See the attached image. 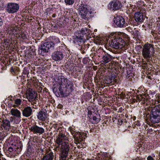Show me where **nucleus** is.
Segmentation results:
<instances>
[{"label":"nucleus","mask_w":160,"mask_h":160,"mask_svg":"<svg viewBox=\"0 0 160 160\" xmlns=\"http://www.w3.org/2000/svg\"><path fill=\"white\" fill-rule=\"evenodd\" d=\"M56 84L59 86V90L60 93L67 94L72 92L74 90L72 82L63 76H58L55 79Z\"/></svg>","instance_id":"1"},{"label":"nucleus","mask_w":160,"mask_h":160,"mask_svg":"<svg viewBox=\"0 0 160 160\" xmlns=\"http://www.w3.org/2000/svg\"><path fill=\"white\" fill-rule=\"evenodd\" d=\"M66 138L65 133L60 132L56 140V143L58 145H62L61 150L60 154V160H66L69 150V146L66 143H63Z\"/></svg>","instance_id":"2"},{"label":"nucleus","mask_w":160,"mask_h":160,"mask_svg":"<svg viewBox=\"0 0 160 160\" xmlns=\"http://www.w3.org/2000/svg\"><path fill=\"white\" fill-rule=\"evenodd\" d=\"M158 102L160 103V98L158 99ZM150 120L152 123L160 122V104L155 106L152 109Z\"/></svg>","instance_id":"3"},{"label":"nucleus","mask_w":160,"mask_h":160,"mask_svg":"<svg viewBox=\"0 0 160 160\" xmlns=\"http://www.w3.org/2000/svg\"><path fill=\"white\" fill-rule=\"evenodd\" d=\"M154 51L153 46L147 43L144 45L142 51V55L147 62H149L152 59L151 55Z\"/></svg>","instance_id":"4"},{"label":"nucleus","mask_w":160,"mask_h":160,"mask_svg":"<svg viewBox=\"0 0 160 160\" xmlns=\"http://www.w3.org/2000/svg\"><path fill=\"white\" fill-rule=\"evenodd\" d=\"M88 6L83 3L81 4L79 8V14L82 18L86 19L89 18L90 15L92 13V11H89Z\"/></svg>","instance_id":"5"},{"label":"nucleus","mask_w":160,"mask_h":160,"mask_svg":"<svg viewBox=\"0 0 160 160\" xmlns=\"http://www.w3.org/2000/svg\"><path fill=\"white\" fill-rule=\"evenodd\" d=\"M7 31L9 34L15 35L20 34V32L19 29L14 24L9 25L8 26Z\"/></svg>","instance_id":"6"},{"label":"nucleus","mask_w":160,"mask_h":160,"mask_svg":"<svg viewBox=\"0 0 160 160\" xmlns=\"http://www.w3.org/2000/svg\"><path fill=\"white\" fill-rule=\"evenodd\" d=\"M19 8V6L16 3H10L8 4L6 10L9 13H13L16 12Z\"/></svg>","instance_id":"7"},{"label":"nucleus","mask_w":160,"mask_h":160,"mask_svg":"<svg viewBox=\"0 0 160 160\" xmlns=\"http://www.w3.org/2000/svg\"><path fill=\"white\" fill-rule=\"evenodd\" d=\"M122 7L121 3L118 1L110 2L108 6V9L116 11L120 9Z\"/></svg>","instance_id":"8"},{"label":"nucleus","mask_w":160,"mask_h":160,"mask_svg":"<svg viewBox=\"0 0 160 160\" xmlns=\"http://www.w3.org/2000/svg\"><path fill=\"white\" fill-rule=\"evenodd\" d=\"M114 22L117 26L120 28L124 27L125 23V19L121 16L115 17L114 19Z\"/></svg>","instance_id":"9"},{"label":"nucleus","mask_w":160,"mask_h":160,"mask_svg":"<svg viewBox=\"0 0 160 160\" xmlns=\"http://www.w3.org/2000/svg\"><path fill=\"white\" fill-rule=\"evenodd\" d=\"M31 132L34 134H42L45 131L44 128L38 125H34L31 127L30 128Z\"/></svg>","instance_id":"10"},{"label":"nucleus","mask_w":160,"mask_h":160,"mask_svg":"<svg viewBox=\"0 0 160 160\" xmlns=\"http://www.w3.org/2000/svg\"><path fill=\"white\" fill-rule=\"evenodd\" d=\"M64 58L63 53L60 51H57L53 52L52 55V58L53 60L55 61H60Z\"/></svg>","instance_id":"11"},{"label":"nucleus","mask_w":160,"mask_h":160,"mask_svg":"<svg viewBox=\"0 0 160 160\" xmlns=\"http://www.w3.org/2000/svg\"><path fill=\"white\" fill-rule=\"evenodd\" d=\"M84 133L82 134L80 132L77 133V134L74 136L75 143L77 144H80L85 139L84 137Z\"/></svg>","instance_id":"12"},{"label":"nucleus","mask_w":160,"mask_h":160,"mask_svg":"<svg viewBox=\"0 0 160 160\" xmlns=\"http://www.w3.org/2000/svg\"><path fill=\"white\" fill-rule=\"evenodd\" d=\"M23 116L26 117H28L32 114V109L30 106H27L22 110Z\"/></svg>","instance_id":"13"},{"label":"nucleus","mask_w":160,"mask_h":160,"mask_svg":"<svg viewBox=\"0 0 160 160\" xmlns=\"http://www.w3.org/2000/svg\"><path fill=\"white\" fill-rule=\"evenodd\" d=\"M133 18L137 22H142L144 20L143 14L139 12H137L134 14Z\"/></svg>","instance_id":"14"},{"label":"nucleus","mask_w":160,"mask_h":160,"mask_svg":"<svg viewBox=\"0 0 160 160\" xmlns=\"http://www.w3.org/2000/svg\"><path fill=\"white\" fill-rule=\"evenodd\" d=\"M109 44L111 47L116 49L120 48L116 37L112 38L111 41L109 42Z\"/></svg>","instance_id":"15"},{"label":"nucleus","mask_w":160,"mask_h":160,"mask_svg":"<svg viewBox=\"0 0 160 160\" xmlns=\"http://www.w3.org/2000/svg\"><path fill=\"white\" fill-rule=\"evenodd\" d=\"M47 112L40 110L38 113L37 118L40 120L45 121L47 117Z\"/></svg>","instance_id":"16"},{"label":"nucleus","mask_w":160,"mask_h":160,"mask_svg":"<svg viewBox=\"0 0 160 160\" xmlns=\"http://www.w3.org/2000/svg\"><path fill=\"white\" fill-rule=\"evenodd\" d=\"M110 157L108 156L107 153H104L102 154H99L95 158V159L91 160H111Z\"/></svg>","instance_id":"17"},{"label":"nucleus","mask_w":160,"mask_h":160,"mask_svg":"<svg viewBox=\"0 0 160 160\" xmlns=\"http://www.w3.org/2000/svg\"><path fill=\"white\" fill-rule=\"evenodd\" d=\"M11 114L15 117L20 118L21 117V112L17 109L12 108L10 111Z\"/></svg>","instance_id":"18"},{"label":"nucleus","mask_w":160,"mask_h":160,"mask_svg":"<svg viewBox=\"0 0 160 160\" xmlns=\"http://www.w3.org/2000/svg\"><path fill=\"white\" fill-rule=\"evenodd\" d=\"M86 38L84 35H82L81 34L76 33L75 37V40L76 42L83 43L86 41Z\"/></svg>","instance_id":"19"},{"label":"nucleus","mask_w":160,"mask_h":160,"mask_svg":"<svg viewBox=\"0 0 160 160\" xmlns=\"http://www.w3.org/2000/svg\"><path fill=\"white\" fill-rule=\"evenodd\" d=\"M111 59L112 58L108 54H105L102 58V62H103L102 63H107L110 61Z\"/></svg>","instance_id":"20"},{"label":"nucleus","mask_w":160,"mask_h":160,"mask_svg":"<svg viewBox=\"0 0 160 160\" xmlns=\"http://www.w3.org/2000/svg\"><path fill=\"white\" fill-rule=\"evenodd\" d=\"M117 39L120 48H122L123 47L126 48V46H128L127 43H126L125 41L122 38L117 37Z\"/></svg>","instance_id":"21"},{"label":"nucleus","mask_w":160,"mask_h":160,"mask_svg":"<svg viewBox=\"0 0 160 160\" xmlns=\"http://www.w3.org/2000/svg\"><path fill=\"white\" fill-rule=\"evenodd\" d=\"M53 155L52 152H50L46 156H44L42 160H52Z\"/></svg>","instance_id":"22"},{"label":"nucleus","mask_w":160,"mask_h":160,"mask_svg":"<svg viewBox=\"0 0 160 160\" xmlns=\"http://www.w3.org/2000/svg\"><path fill=\"white\" fill-rule=\"evenodd\" d=\"M3 126L5 128H9L10 127V122L9 120L7 119H4L2 121Z\"/></svg>","instance_id":"23"},{"label":"nucleus","mask_w":160,"mask_h":160,"mask_svg":"<svg viewBox=\"0 0 160 160\" xmlns=\"http://www.w3.org/2000/svg\"><path fill=\"white\" fill-rule=\"evenodd\" d=\"M47 44L46 42L43 43V44L41 45L40 47L39 48L42 50V52H43V53L48 52V48L46 46Z\"/></svg>","instance_id":"24"},{"label":"nucleus","mask_w":160,"mask_h":160,"mask_svg":"<svg viewBox=\"0 0 160 160\" xmlns=\"http://www.w3.org/2000/svg\"><path fill=\"white\" fill-rule=\"evenodd\" d=\"M22 100L20 99H16L14 100L15 104L12 105V107L15 108H18L22 102Z\"/></svg>","instance_id":"25"},{"label":"nucleus","mask_w":160,"mask_h":160,"mask_svg":"<svg viewBox=\"0 0 160 160\" xmlns=\"http://www.w3.org/2000/svg\"><path fill=\"white\" fill-rule=\"evenodd\" d=\"M47 44L46 46L47 47L48 50L49 49H53L54 46V43H53L52 42H46Z\"/></svg>","instance_id":"26"},{"label":"nucleus","mask_w":160,"mask_h":160,"mask_svg":"<svg viewBox=\"0 0 160 160\" xmlns=\"http://www.w3.org/2000/svg\"><path fill=\"white\" fill-rule=\"evenodd\" d=\"M28 98L30 99V100H32L34 99L35 97V95L31 92H29L27 95Z\"/></svg>","instance_id":"27"},{"label":"nucleus","mask_w":160,"mask_h":160,"mask_svg":"<svg viewBox=\"0 0 160 160\" xmlns=\"http://www.w3.org/2000/svg\"><path fill=\"white\" fill-rule=\"evenodd\" d=\"M80 32H81V33L80 34H81L82 35H84L85 37H87V35L86 34L87 32V28H82Z\"/></svg>","instance_id":"28"},{"label":"nucleus","mask_w":160,"mask_h":160,"mask_svg":"<svg viewBox=\"0 0 160 160\" xmlns=\"http://www.w3.org/2000/svg\"><path fill=\"white\" fill-rule=\"evenodd\" d=\"M64 2L67 5H72L74 2V0H64Z\"/></svg>","instance_id":"29"},{"label":"nucleus","mask_w":160,"mask_h":160,"mask_svg":"<svg viewBox=\"0 0 160 160\" xmlns=\"http://www.w3.org/2000/svg\"><path fill=\"white\" fill-rule=\"evenodd\" d=\"M144 97V95L142 96L140 95L138 97V99L139 101H142V102H143V103H144L145 102V101L147 100V99H146V98Z\"/></svg>","instance_id":"30"},{"label":"nucleus","mask_w":160,"mask_h":160,"mask_svg":"<svg viewBox=\"0 0 160 160\" xmlns=\"http://www.w3.org/2000/svg\"><path fill=\"white\" fill-rule=\"evenodd\" d=\"M53 43L55 44L58 43L60 42L58 38H54V39H53Z\"/></svg>","instance_id":"31"},{"label":"nucleus","mask_w":160,"mask_h":160,"mask_svg":"<svg viewBox=\"0 0 160 160\" xmlns=\"http://www.w3.org/2000/svg\"><path fill=\"white\" fill-rule=\"evenodd\" d=\"M58 125L57 124H53V125L52 126V127L51 128V129H54L55 130L58 129V130H59V129L58 128Z\"/></svg>","instance_id":"32"},{"label":"nucleus","mask_w":160,"mask_h":160,"mask_svg":"<svg viewBox=\"0 0 160 160\" xmlns=\"http://www.w3.org/2000/svg\"><path fill=\"white\" fill-rule=\"evenodd\" d=\"M92 119L93 120L95 121L96 122H99L100 121V119L96 117V116H93L92 118Z\"/></svg>","instance_id":"33"},{"label":"nucleus","mask_w":160,"mask_h":160,"mask_svg":"<svg viewBox=\"0 0 160 160\" xmlns=\"http://www.w3.org/2000/svg\"><path fill=\"white\" fill-rule=\"evenodd\" d=\"M8 151L10 152H12L13 151V148L11 147H9L8 148Z\"/></svg>","instance_id":"34"},{"label":"nucleus","mask_w":160,"mask_h":160,"mask_svg":"<svg viewBox=\"0 0 160 160\" xmlns=\"http://www.w3.org/2000/svg\"><path fill=\"white\" fill-rule=\"evenodd\" d=\"M21 36L23 39H25L26 38L25 35L23 33L21 34Z\"/></svg>","instance_id":"35"},{"label":"nucleus","mask_w":160,"mask_h":160,"mask_svg":"<svg viewBox=\"0 0 160 160\" xmlns=\"http://www.w3.org/2000/svg\"><path fill=\"white\" fill-rule=\"evenodd\" d=\"M3 21L2 19L0 17V27L3 24Z\"/></svg>","instance_id":"36"},{"label":"nucleus","mask_w":160,"mask_h":160,"mask_svg":"<svg viewBox=\"0 0 160 160\" xmlns=\"http://www.w3.org/2000/svg\"><path fill=\"white\" fill-rule=\"evenodd\" d=\"M154 159L151 156H149L147 158V160H154Z\"/></svg>","instance_id":"37"},{"label":"nucleus","mask_w":160,"mask_h":160,"mask_svg":"<svg viewBox=\"0 0 160 160\" xmlns=\"http://www.w3.org/2000/svg\"><path fill=\"white\" fill-rule=\"evenodd\" d=\"M92 112L91 111L88 110V115H91L92 114Z\"/></svg>","instance_id":"38"},{"label":"nucleus","mask_w":160,"mask_h":160,"mask_svg":"<svg viewBox=\"0 0 160 160\" xmlns=\"http://www.w3.org/2000/svg\"><path fill=\"white\" fill-rule=\"evenodd\" d=\"M11 72H14L13 68L12 67L11 68Z\"/></svg>","instance_id":"39"},{"label":"nucleus","mask_w":160,"mask_h":160,"mask_svg":"<svg viewBox=\"0 0 160 160\" xmlns=\"http://www.w3.org/2000/svg\"><path fill=\"white\" fill-rule=\"evenodd\" d=\"M37 138H35V139H33V142H37Z\"/></svg>","instance_id":"40"},{"label":"nucleus","mask_w":160,"mask_h":160,"mask_svg":"<svg viewBox=\"0 0 160 160\" xmlns=\"http://www.w3.org/2000/svg\"><path fill=\"white\" fill-rule=\"evenodd\" d=\"M134 160H140V159L139 158H136Z\"/></svg>","instance_id":"41"},{"label":"nucleus","mask_w":160,"mask_h":160,"mask_svg":"<svg viewBox=\"0 0 160 160\" xmlns=\"http://www.w3.org/2000/svg\"><path fill=\"white\" fill-rule=\"evenodd\" d=\"M55 17V14H53L52 15V17H53V18H54Z\"/></svg>","instance_id":"42"},{"label":"nucleus","mask_w":160,"mask_h":160,"mask_svg":"<svg viewBox=\"0 0 160 160\" xmlns=\"http://www.w3.org/2000/svg\"><path fill=\"white\" fill-rule=\"evenodd\" d=\"M144 65H146V64H147V63H146V62H145V63H144Z\"/></svg>","instance_id":"43"},{"label":"nucleus","mask_w":160,"mask_h":160,"mask_svg":"<svg viewBox=\"0 0 160 160\" xmlns=\"http://www.w3.org/2000/svg\"><path fill=\"white\" fill-rule=\"evenodd\" d=\"M78 148H79V146H78Z\"/></svg>","instance_id":"44"},{"label":"nucleus","mask_w":160,"mask_h":160,"mask_svg":"<svg viewBox=\"0 0 160 160\" xmlns=\"http://www.w3.org/2000/svg\"><path fill=\"white\" fill-rule=\"evenodd\" d=\"M110 80L111 81L112 80V79H110Z\"/></svg>","instance_id":"45"}]
</instances>
